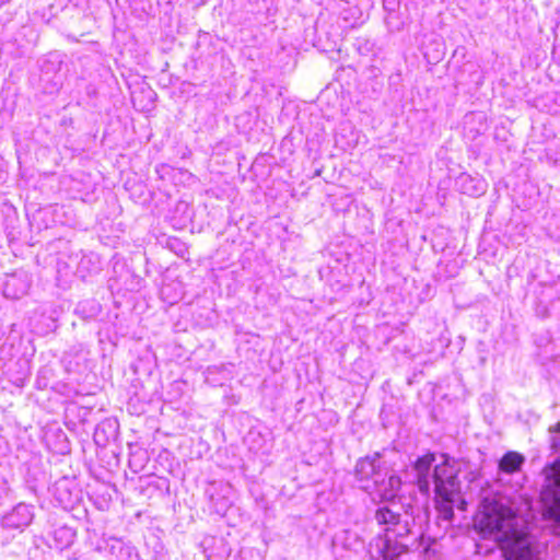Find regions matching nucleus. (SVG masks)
<instances>
[{
    "instance_id": "39448f33",
    "label": "nucleus",
    "mask_w": 560,
    "mask_h": 560,
    "mask_svg": "<svg viewBox=\"0 0 560 560\" xmlns=\"http://www.w3.org/2000/svg\"><path fill=\"white\" fill-rule=\"evenodd\" d=\"M433 481L435 492L457 490V469L454 463L444 458L440 464H436L433 470Z\"/></svg>"
},
{
    "instance_id": "f8f14e48",
    "label": "nucleus",
    "mask_w": 560,
    "mask_h": 560,
    "mask_svg": "<svg viewBox=\"0 0 560 560\" xmlns=\"http://www.w3.org/2000/svg\"><path fill=\"white\" fill-rule=\"evenodd\" d=\"M374 462L371 459H362L355 467V472L361 480L371 478V472H374Z\"/></svg>"
},
{
    "instance_id": "1a4fd4ad",
    "label": "nucleus",
    "mask_w": 560,
    "mask_h": 560,
    "mask_svg": "<svg viewBox=\"0 0 560 560\" xmlns=\"http://www.w3.org/2000/svg\"><path fill=\"white\" fill-rule=\"evenodd\" d=\"M524 462L525 457L521 453L509 451L501 457L498 467L500 471L512 475L521 470Z\"/></svg>"
},
{
    "instance_id": "9b49d317",
    "label": "nucleus",
    "mask_w": 560,
    "mask_h": 560,
    "mask_svg": "<svg viewBox=\"0 0 560 560\" xmlns=\"http://www.w3.org/2000/svg\"><path fill=\"white\" fill-rule=\"evenodd\" d=\"M388 485H389L390 489L384 490L381 492V498H382V500H385V501H390L396 497L397 492L399 491V489L401 487V480L398 476H390L388 478Z\"/></svg>"
},
{
    "instance_id": "ddd939ff",
    "label": "nucleus",
    "mask_w": 560,
    "mask_h": 560,
    "mask_svg": "<svg viewBox=\"0 0 560 560\" xmlns=\"http://www.w3.org/2000/svg\"><path fill=\"white\" fill-rule=\"evenodd\" d=\"M7 0H0V2H5Z\"/></svg>"
},
{
    "instance_id": "f257e3e1",
    "label": "nucleus",
    "mask_w": 560,
    "mask_h": 560,
    "mask_svg": "<svg viewBox=\"0 0 560 560\" xmlns=\"http://www.w3.org/2000/svg\"><path fill=\"white\" fill-rule=\"evenodd\" d=\"M477 526L485 535H494L499 542L526 528L516 512L503 504L487 508Z\"/></svg>"
},
{
    "instance_id": "7ed1b4c3",
    "label": "nucleus",
    "mask_w": 560,
    "mask_h": 560,
    "mask_svg": "<svg viewBox=\"0 0 560 560\" xmlns=\"http://www.w3.org/2000/svg\"><path fill=\"white\" fill-rule=\"evenodd\" d=\"M506 560H534L535 553L527 528L500 541Z\"/></svg>"
},
{
    "instance_id": "f03ea898",
    "label": "nucleus",
    "mask_w": 560,
    "mask_h": 560,
    "mask_svg": "<svg viewBox=\"0 0 560 560\" xmlns=\"http://www.w3.org/2000/svg\"><path fill=\"white\" fill-rule=\"evenodd\" d=\"M410 528L407 522L396 527L384 528V546L381 550L383 560H396L408 550L407 539Z\"/></svg>"
},
{
    "instance_id": "423d86ee",
    "label": "nucleus",
    "mask_w": 560,
    "mask_h": 560,
    "mask_svg": "<svg viewBox=\"0 0 560 560\" xmlns=\"http://www.w3.org/2000/svg\"><path fill=\"white\" fill-rule=\"evenodd\" d=\"M458 494L457 490L435 492V509L439 516L445 521H452L454 517L453 504Z\"/></svg>"
},
{
    "instance_id": "0eeeda50",
    "label": "nucleus",
    "mask_w": 560,
    "mask_h": 560,
    "mask_svg": "<svg viewBox=\"0 0 560 560\" xmlns=\"http://www.w3.org/2000/svg\"><path fill=\"white\" fill-rule=\"evenodd\" d=\"M459 190L468 196L478 197L487 191V183L480 177H472L468 174H462L456 182Z\"/></svg>"
},
{
    "instance_id": "20e7f679",
    "label": "nucleus",
    "mask_w": 560,
    "mask_h": 560,
    "mask_svg": "<svg viewBox=\"0 0 560 560\" xmlns=\"http://www.w3.org/2000/svg\"><path fill=\"white\" fill-rule=\"evenodd\" d=\"M550 469L552 475L548 476V485L541 492L542 500L548 504L549 514L560 521V464L555 462Z\"/></svg>"
},
{
    "instance_id": "9d476101",
    "label": "nucleus",
    "mask_w": 560,
    "mask_h": 560,
    "mask_svg": "<svg viewBox=\"0 0 560 560\" xmlns=\"http://www.w3.org/2000/svg\"><path fill=\"white\" fill-rule=\"evenodd\" d=\"M375 520L380 525H384L385 527H396L404 523L400 514L393 512L386 506L376 510Z\"/></svg>"
},
{
    "instance_id": "6e6552de",
    "label": "nucleus",
    "mask_w": 560,
    "mask_h": 560,
    "mask_svg": "<svg viewBox=\"0 0 560 560\" xmlns=\"http://www.w3.org/2000/svg\"><path fill=\"white\" fill-rule=\"evenodd\" d=\"M434 459L435 457L433 453H427L418 457L413 464V468L418 472L417 485L420 491L425 493L429 492L428 474Z\"/></svg>"
}]
</instances>
